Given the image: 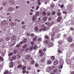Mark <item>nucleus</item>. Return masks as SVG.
Wrapping results in <instances>:
<instances>
[{
	"mask_svg": "<svg viewBox=\"0 0 74 74\" xmlns=\"http://www.w3.org/2000/svg\"><path fill=\"white\" fill-rule=\"evenodd\" d=\"M67 40L69 42H71L73 41V38H71L70 36H69V37L68 38Z\"/></svg>",
	"mask_w": 74,
	"mask_h": 74,
	"instance_id": "nucleus-1",
	"label": "nucleus"
},
{
	"mask_svg": "<svg viewBox=\"0 0 74 74\" xmlns=\"http://www.w3.org/2000/svg\"><path fill=\"white\" fill-rule=\"evenodd\" d=\"M52 30H53V31H54V32H57V31H58V29L57 27L56 26L52 29Z\"/></svg>",
	"mask_w": 74,
	"mask_h": 74,
	"instance_id": "nucleus-2",
	"label": "nucleus"
},
{
	"mask_svg": "<svg viewBox=\"0 0 74 74\" xmlns=\"http://www.w3.org/2000/svg\"><path fill=\"white\" fill-rule=\"evenodd\" d=\"M26 42H27V39L25 38L23 40V42H20V44H22L23 43H26Z\"/></svg>",
	"mask_w": 74,
	"mask_h": 74,
	"instance_id": "nucleus-3",
	"label": "nucleus"
},
{
	"mask_svg": "<svg viewBox=\"0 0 74 74\" xmlns=\"http://www.w3.org/2000/svg\"><path fill=\"white\" fill-rule=\"evenodd\" d=\"M14 64V63L12 62H10L9 64V66H10V68H12V67H13V66H14V65L13 64Z\"/></svg>",
	"mask_w": 74,
	"mask_h": 74,
	"instance_id": "nucleus-4",
	"label": "nucleus"
},
{
	"mask_svg": "<svg viewBox=\"0 0 74 74\" xmlns=\"http://www.w3.org/2000/svg\"><path fill=\"white\" fill-rule=\"evenodd\" d=\"M10 4L11 5H14L15 4V1L14 0H10Z\"/></svg>",
	"mask_w": 74,
	"mask_h": 74,
	"instance_id": "nucleus-5",
	"label": "nucleus"
},
{
	"mask_svg": "<svg viewBox=\"0 0 74 74\" xmlns=\"http://www.w3.org/2000/svg\"><path fill=\"white\" fill-rule=\"evenodd\" d=\"M25 57L27 59H30L31 56L29 54H27L25 55Z\"/></svg>",
	"mask_w": 74,
	"mask_h": 74,
	"instance_id": "nucleus-6",
	"label": "nucleus"
},
{
	"mask_svg": "<svg viewBox=\"0 0 74 74\" xmlns=\"http://www.w3.org/2000/svg\"><path fill=\"white\" fill-rule=\"evenodd\" d=\"M6 21L5 20H3L1 22V26H4L3 25L5 24V22Z\"/></svg>",
	"mask_w": 74,
	"mask_h": 74,
	"instance_id": "nucleus-7",
	"label": "nucleus"
},
{
	"mask_svg": "<svg viewBox=\"0 0 74 74\" xmlns=\"http://www.w3.org/2000/svg\"><path fill=\"white\" fill-rule=\"evenodd\" d=\"M61 20H62V17H58L57 19V22H60L61 21Z\"/></svg>",
	"mask_w": 74,
	"mask_h": 74,
	"instance_id": "nucleus-8",
	"label": "nucleus"
},
{
	"mask_svg": "<svg viewBox=\"0 0 74 74\" xmlns=\"http://www.w3.org/2000/svg\"><path fill=\"white\" fill-rule=\"evenodd\" d=\"M30 63L31 64H34L35 63V62H34V60L32 59L31 60V61L30 62Z\"/></svg>",
	"mask_w": 74,
	"mask_h": 74,
	"instance_id": "nucleus-9",
	"label": "nucleus"
},
{
	"mask_svg": "<svg viewBox=\"0 0 74 74\" xmlns=\"http://www.w3.org/2000/svg\"><path fill=\"white\" fill-rule=\"evenodd\" d=\"M8 11H14V8H9L8 9Z\"/></svg>",
	"mask_w": 74,
	"mask_h": 74,
	"instance_id": "nucleus-10",
	"label": "nucleus"
},
{
	"mask_svg": "<svg viewBox=\"0 0 74 74\" xmlns=\"http://www.w3.org/2000/svg\"><path fill=\"white\" fill-rule=\"evenodd\" d=\"M46 59L45 58H42L41 59V62H44L45 61Z\"/></svg>",
	"mask_w": 74,
	"mask_h": 74,
	"instance_id": "nucleus-11",
	"label": "nucleus"
},
{
	"mask_svg": "<svg viewBox=\"0 0 74 74\" xmlns=\"http://www.w3.org/2000/svg\"><path fill=\"white\" fill-rule=\"evenodd\" d=\"M9 22L8 21H6L5 23V24H3V26H6V25H7L8 24Z\"/></svg>",
	"mask_w": 74,
	"mask_h": 74,
	"instance_id": "nucleus-12",
	"label": "nucleus"
},
{
	"mask_svg": "<svg viewBox=\"0 0 74 74\" xmlns=\"http://www.w3.org/2000/svg\"><path fill=\"white\" fill-rule=\"evenodd\" d=\"M42 38L41 37H38V41L39 42H41V41H42Z\"/></svg>",
	"mask_w": 74,
	"mask_h": 74,
	"instance_id": "nucleus-13",
	"label": "nucleus"
},
{
	"mask_svg": "<svg viewBox=\"0 0 74 74\" xmlns=\"http://www.w3.org/2000/svg\"><path fill=\"white\" fill-rule=\"evenodd\" d=\"M12 58L14 60H16V59L17 57L16 56H14L12 57Z\"/></svg>",
	"mask_w": 74,
	"mask_h": 74,
	"instance_id": "nucleus-14",
	"label": "nucleus"
},
{
	"mask_svg": "<svg viewBox=\"0 0 74 74\" xmlns=\"http://www.w3.org/2000/svg\"><path fill=\"white\" fill-rule=\"evenodd\" d=\"M58 60H56L54 62L53 64L54 65H56V64H57L58 63Z\"/></svg>",
	"mask_w": 74,
	"mask_h": 74,
	"instance_id": "nucleus-15",
	"label": "nucleus"
},
{
	"mask_svg": "<svg viewBox=\"0 0 74 74\" xmlns=\"http://www.w3.org/2000/svg\"><path fill=\"white\" fill-rule=\"evenodd\" d=\"M53 46V43H50L49 45V47H52Z\"/></svg>",
	"mask_w": 74,
	"mask_h": 74,
	"instance_id": "nucleus-16",
	"label": "nucleus"
},
{
	"mask_svg": "<svg viewBox=\"0 0 74 74\" xmlns=\"http://www.w3.org/2000/svg\"><path fill=\"white\" fill-rule=\"evenodd\" d=\"M51 64H52V61H51V60H49V61H47V64L49 65Z\"/></svg>",
	"mask_w": 74,
	"mask_h": 74,
	"instance_id": "nucleus-17",
	"label": "nucleus"
},
{
	"mask_svg": "<svg viewBox=\"0 0 74 74\" xmlns=\"http://www.w3.org/2000/svg\"><path fill=\"white\" fill-rule=\"evenodd\" d=\"M38 38V36H36L33 39V40L34 41H36L37 40V38Z\"/></svg>",
	"mask_w": 74,
	"mask_h": 74,
	"instance_id": "nucleus-18",
	"label": "nucleus"
},
{
	"mask_svg": "<svg viewBox=\"0 0 74 74\" xmlns=\"http://www.w3.org/2000/svg\"><path fill=\"white\" fill-rule=\"evenodd\" d=\"M12 38H13V40H16V37L15 35H13L12 37Z\"/></svg>",
	"mask_w": 74,
	"mask_h": 74,
	"instance_id": "nucleus-19",
	"label": "nucleus"
},
{
	"mask_svg": "<svg viewBox=\"0 0 74 74\" xmlns=\"http://www.w3.org/2000/svg\"><path fill=\"white\" fill-rule=\"evenodd\" d=\"M36 16H34L32 17V21H34L35 20H36Z\"/></svg>",
	"mask_w": 74,
	"mask_h": 74,
	"instance_id": "nucleus-20",
	"label": "nucleus"
},
{
	"mask_svg": "<svg viewBox=\"0 0 74 74\" xmlns=\"http://www.w3.org/2000/svg\"><path fill=\"white\" fill-rule=\"evenodd\" d=\"M49 42H50V40L48 39V40L45 41V43L46 44H48Z\"/></svg>",
	"mask_w": 74,
	"mask_h": 74,
	"instance_id": "nucleus-21",
	"label": "nucleus"
},
{
	"mask_svg": "<svg viewBox=\"0 0 74 74\" xmlns=\"http://www.w3.org/2000/svg\"><path fill=\"white\" fill-rule=\"evenodd\" d=\"M45 38H46V39H48V40H49V38H50V37H49L47 35H46L45 36Z\"/></svg>",
	"mask_w": 74,
	"mask_h": 74,
	"instance_id": "nucleus-22",
	"label": "nucleus"
},
{
	"mask_svg": "<svg viewBox=\"0 0 74 74\" xmlns=\"http://www.w3.org/2000/svg\"><path fill=\"white\" fill-rule=\"evenodd\" d=\"M43 20L44 21H46L47 20V17L45 16L43 18Z\"/></svg>",
	"mask_w": 74,
	"mask_h": 74,
	"instance_id": "nucleus-23",
	"label": "nucleus"
},
{
	"mask_svg": "<svg viewBox=\"0 0 74 74\" xmlns=\"http://www.w3.org/2000/svg\"><path fill=\"white\" fill-rule=\"evenodd\" d=\"M22 67V65L21 64L19 65H18V66L17 68H18V69H19V68H21V67Z\"/></svg>",
	"mask_w": 74,
	"mask_h": 74,
	"instance_id": "nucleus-24",
	"label": "nucleus"
},
{
	"mask_svg": "<svg viewBox=\"0 0 74 74\" xmlns=\"http://www.w3.org/2000/svg\"><path fill=\"white\" fill-rule=\"evenodd\" d=\"M9 73V72H8V71H6L4 72V74H10L9 73Z\"/></svg>",
	"mask_w": 74,
	"mask_h": 74,
	"instance_id": "nucleus-25",
	"label": "nucleus"
},
{
	"mask_svg": "<svg viewBox=\"0 0 74 74\" xmlns=\"http://www.w3.org/2000/svg\"><path fill=\"white\" fill-rule=\"evenodd\" d=\"M34 47L33 46H31L30 47L29 49L30 51H33V50Z\"/></svg>",
	"mask_w": 74,
	"mask_h": 74,
	"instance_id": "nucleus-26",
	"label": "nucleus"
},
{
	"mask_svg": "<svg viewBox=\"0 0 74 74\" xmlns=\"http://www.w3.org/2000/svg\"><path fill=\"white\" fill-rule=\"evenodd\" d=\"M60 34H57L56 37V38H59V37H60Z\"/></svg>",
	"mask_w": 74,
	"mask_h": 74,
	"instance_id": "nucleus-27",
	"label": "nucleus"
},
{
	"mask_svg": "<svg viewBox=\"0 0 74 74\" xmlns=\"http://www.w3.org/2000/svg\"><path fill=\"white\" fill-rule=\"evenodd\" d=\"M48 69L50 71H51V70H52V67L51 66L49 67L48 68Z\"/></svg>",
	"mask_w": 74,
	"mask_h": 74,
	"instance_id": "nucleus-28",
	"label": "nucleus"
},
{
	"mask_svg": "<svg viewBox=\"0 0 74 74\" xmlns=\"http://www.w3.org/2000/svg\"><path fill=\"white\" fill-rule=\"evenodd\" d=\"M35 30L36 31V32H37L38 31V28L37 27H35Z\"/></svg>",
	"mask_w": 74,
	"mask_h": 74,
	"instance_id": "nucleus-29",
	"label": "nucleus"
},
{
	"mask_svg": "<svg viewBox=\"0 0 74 74\" xmlns=\"http://www.w3.org/2000/svg\"><path fill=\"white\" fill-rule=\"evenodd\" d=\"M55 34L53 32H52L51 33V36H52L53 37L54 35H55Z\"/></svg>",
	"mask_w": 74,
	"mask_h": 74,
	"instance_id": "nucleus-30",
	"label": "nucleus"
},
{
	"mask_svg": "<svg viewBox=\"0 0 74 74\" xmlns=\"http://www.w3.org/2000/svg\"><path fill=\"white\" fill-rule=\"evenodd\" d=\"M44 55V52H42V53H41V54L40 55V56L41 57V56H42Z\"/></svg>",
	"mask_w": 74,
	"mask_h": 74,
	"instance_id": "nucleus-31",
	"label": "nucleus"
},
{
	"mask_svg": "<svg viewBox=\"0 0 74 74\" xmlns=\"http://www.w3.org/2000/svg\"><path fill=\"white\" fill-rule=\"evenodd\" d=\"M62 67H63V65H62V64H60L59 66V69H62Z\"/></svg>",
	"mask_w": 74,
	"mask_h": 74,
	"instance_id": "nucleus-32",
	"label": "nucleus"
},
{
	"mask_svg": "<svg viewBox=\"0 0 74 74\" xmlns=\"http://www.w3.org/2000/svg\"><path fill=\"white\" fill-rule=\"evenodd\" d=\"M53 73H56H56L57 72V69H54L53 70Z\"/></svg>",
	"mask_w": 74,
	"mask_h": 74,
	"instance_id": "nucleus-33",
	"label": "nucleus"
},
{
	"mask_svg": "<svg viewBox=\"0 0 74 74\" xmlns=\"http://www.w3.org/2000/svg\"><path fill=\"white\" fill-rule=\"evenodd\" d=\"M42 14L43 16H45L46 15V12H43L42 13Z\"/></svg>",
	"mask_w": 74,
	"mask_h": 74,
	"instance_id": "nucleus-34",
	"label": "nucleus"
},
{
	"mask_svg": "<svg viewBox=\"0 0 74 74\" xmlns=\"http://www.w3.org/2000/svg\"><path fill=\"white\" fill-rule=\"evenodd\" d=\"M10 37H7L6 38V41H8V40H10Z\"/></svg>",
	"mask_w": 74,
	"mask_h": 74,
	"instance_id": "nucleus-35",
	"label": "nucleus"
},
{
	"mask_svg": "<svg viewBox=\"0 0 74 74\" xmlns=\"http://www.w3.org/2000/svg\"><path fill=\"white\" fill-rule=\"evenodd\" d=\"M27 44H25V45L23 47V49H25V48H26V47H27Z\"/></svg>",
	"mask_w": 74,
	"mask_h": 74,
	"instance_id": "nucleus-36",
	"label": "nucleus"
},
{
	"mask_svg": "<svg viewBox=\"0 0 74 74\" xmlns=\"http://www.w3.org/2000/svg\"><path fill=\"white\" fill-rule=\"evenodd\" d=\"M39 15V12H37L35 13V15L36 16H37Z\"/></svg>",
	"mask_w": 74,
	"mask_h": 74,
	"instance_id": "nucleus-37",
	"label": "nucleus"
},
{
	"mask_svg": "<svg viewBox=\"0 0 74 74\" xmlns=\"http://www.w3.org/2000/svg\"><path fill=\"white\" fill-rule=\"evenodd\" d=\"M2 4L3 5H4V6H5V5L7 4V3L5 2L4 3Z\"/></svg>",
	"mask_w": 74,
	"mask_h": 74,
	"instance_id": "nucleus-38",
	"label": "nucleus"
},
{
	"mask_svg": "<svg viewBox=\"0 0 74 74\" xmlns=\"http://www.w3.org/2000/svg\"><path fill=\"white\" fill-rule=\"evenodd\" d=\"M40 0H38V3L39 5H40L41 4V3H40Z\"/></svg>",
	"mask_w": 74,
	"mask_h": 74,
	"instance_id": "nucleus-39",
	"label": "nucleus"
},
{
	"mask_svg": "<svg viewBox=\"0 0 74 74\" xmlns=\"http://www.w3.org/2000/svg\"><path fill=\"white\" fill-rule=\"evenodd\" d=\"M17 56L18 58V59L20 58H21V55L18 54H17Z\"/></svg>",
	"mask_w": 74,
	"mask_h": 74,
	"instance_id": "nucleus-40",
	"label": "nucleus"
},
{
	"mask_svg": "<svg viewBox=\"0 0 74 74\" xmlns=\"http://www.w3.org/2000/svg\"><path fill=\"white\" fill-rule=\"evenodd\" d=\"M26 69V66H24L22 68V69L23 70H25V69Z\"/></svg>",
	"mask_w": 74,
	"mask_h": 74,
	"instance_id": "nucleus-41",
	"label": "nucleus"
},
{
	"mask_svg": "<svg viewBox=\"0 0 74 74\" xmlns=\"http://www.w3.org/2000/svg\"><path fill=\"white\" fill-rule=\"evenodd\" d=\"M58 52L59 53H60L62 52V51H61L59 49L58 50Z\"/></svg>",
	"mask_w": 74,
	"mask_h": 74,
	"instance_id": "nucleus-42",
	"label": "nucleus"
},
{
	"mask_svg": "<svg viewBox=\"0 0 74 74\" xmlns=\"http://www.w3.org/2000/svg\"><path fill=\"white\" fill-rule=\"evenodd\" d=\"M35 66L36 67H38V64L37 63H35Z\"/></svg>",
	"mask_w": 74,
	"mask_h": 74,
	"instance_id": "nucleus-43",
	"label": "nucleus"
},
{
	"mask_svg": "<svg viewBox=\"0 0 74 74\" xmlns=\"http://www.w3.org/2000/svg\"><path fill=\"white\" fill-rule=\"evenodd\" d=\"M0 60L2 61H3V60H4V59L1 57H0Z\"/></svg>",
	"mask_w": 74,
	"mask_h": 74,
	"instance_id": "nucleus-44",
	"label": "nucleus"
},
{
	"mask_svg": "<svg viewBox=\"0 0 74 74\" xmlns=\"http://www.w3.org/2000/svg\"><path fill=\"white\" fill-rule=\"evenodd\" d=\"M55 7V5H52L51 6V8H53Z\"/></svg>",
	"mask_w": 74,
	"mask_h": 74,
	"instance_id": "nucleus-45",
	"label": "nucleus"
},
{
	"mask_svg": "<svg viewBox=\"0 0 74 74\" xmlns=\"http://www.w3.org/2000/svg\"><path fill=\"white\" fill-rule=\"evenodd\" d=\"M12 54L13 53H10L9 54L8 56H12Z\"/></svg>",
	"mask_w": 74,
	"mask_h": 74,
	"instance_id": "nucleus-46",
	"label": "nucleus"
},
{
	"mask_svg": "<svg viewBox=\"0 0 74 74\" xmlns=\"http://www.w3.org/2000/svg\"><path fill=\"white\" fill-rule=\"evenodd\" d=\"M42 52H42V50H39V53H41Z\"/></svg>",
	"mask_w": 74,
	"mask_h": 74,
	"instance_id": "nucleus-47",
	"label": "nucleus"
},
{
	"mask_svg": "<svg viewBox=\"0 0 74 74\" xmlns=\"http://www.w3.org/2000/svg\"><path fill=\"white\" fill-rule=\"evenodd\" d=\"M61 15V13L60 12H58V16H60V15Z\"/></svg>",
	"mask_w": 74,
	"mask_h": 74,
	"instance_id": "nucleus-48",
	"label": "nucleus"
},
{
	"mask_svg": "<svg viewBox=\"0 0 74 74\" xmlns=\"http://www.w3.org/2000/svg\"><path fill=\"white\" fill-rule=\"evenodd\" d=\"M37 48V46L35 45L34 47V49H36Z\"/></svg>",
	"mask_w": 74,
	"mask_h": 74,
	"instance_id": "nucleus-49",
	"label": "nucleus"
},
{
	"mask_svg": "<svg viewBox=\"0 0 74 74\" xmlns=\"http://www.w3.org/2000/svg\"><path fill=\"white\" fill-rule=\"evenodd\" d=\"M14 54H16V50H15L14 51Z\"/></svg>",
	"mask_w": 74,
	"mask_h": 74,
	"instance_id": "nucleus-50",
	"label": "nucleus"
},
{
	"mask_svg": "<svg viewBox=\"0 0 74 74\" xmlns=\"http://www.w3.org/2000/svg\"><path fill=\"white\" fill-rule=\"evenodd\" d=\"M47 25L48 26H51V23H49Z\"/></svg>",
	"mask_w": 74,
	"mask_h": 74,
	"instance_id": "nucleus-51",
	"label": "nucleus"
},
{
	"mask_svg": "<svg viewBox=\"0 0 74 74\" xmlns=\"http://www.w3.org/2000/svg\"><path fill=\"white\" fill-rule=\"evenodd\" d=\"M31 44L32 45H34V42L32 41L31 42Z\"/></svg>",
	"mask_w": 74,
	"mask_h": 74,
	"instance_id": "nucleus-52",
	"label": "nucleus"
},
{
	"mask_svg": "<svg viewBox=\"0 0 74 74\" xmlns=\"http://www.w3.org/2000/svg\"><path fill=\"white\" fill-rule=\"evenodd\" d=\"M51 58L52 60H54V59H55V57L54 56H52L51 57Z\"/></svg>",
	"mask_w": 74,
	"mask_h": 74,
	"instance_id": "nucleus-53",
	"label": "nucleus"
},
{
	"mask_svg": "<svg viewBox=\"0 0 74 74\" xmlns=\"http://www.w3.org/2000/svg\"><path fill=\"white\" fill-rule=\"evenodd\" d=\"M51 12H49L48 13H47V16H49V15H51Z\"/></svg>",
	"mask_w": 74,
	"mask_h": 74,
	"instance_id": "nucleus-54",
	"label": "nucleus"
},
{
	"mask_svg": "<svg viewBox=\"0 0 74 74\" xmlns=\"http://www.w3.org/2000/svg\"><path fill=\"white\" fill-rule=\"evenodd\" d=\"M15 25H16V23L15 22L13 23V26Z\"/></svg>",
	"mask_w": 74,
	"mask_h": 74,
	"instance_id": "nucleus-55",
	"label": "nucleus"
},
{
	"mask_svg": "<svg viewBox=\"0 0 74 74\" xmlns=\"http://www.w3.org/2000/svg\"><path fill=\"white\" fill-rule=\"evenodd\" d=\"M10 26H13V23H10Z\"/></svg>",
	"mask_w": 74,
	"mask_h": 74,
	"instance_id": "nucleus-56",
	"label": "nucleus"
},
{
	"mask_svg": "<svg viewBox=\"0 0 74 74\" xmlns=\"http://www.w3.org/2000/svg\"><path fill=\"white\" fill-rule=\"evenodd\" d=\"M39 8V6H37L36 7V10H38V8Z\"/></svg>",
	"mask_w": 74,
	"mask_h": 74,
	"instance_id": "nucleus-57",
	"label": "nucleus"
},
{
	"mask_svg": "<svg viewBox=\"0 0 74 74\" xmlns=\"http://www.w3.org/2000/svg\"><path fill=\"white\" fill-rule=\"evenodd\" d=\"M31 37H33V36H34V34H32L31 35Z\"/></svg>",
	"mask_w": 74,
	"mask_h": 74,
	"instance_id": "nucleus-58",
	"label": "nucleus"
},
{
	"mask_svg": "<svg viewBox=\"0 0 74 74\" xmlns=\"http://www.w3.org/2000/svg\"><path fill=\"white\" fill-rule=\"evenodd\" d=\"M26 70H23V73L24 74V73H26Z\"/></svg>",
	"mask_w": 74,
	"mask_h": 74,
	"instance_id": "nucleus-59",
	"label": "nucleus"
},
{
	"mask_svg": "<svg viewBox=\"0 0 74 74\" xmlns=\"http://www.w3.org/2000/svg\"><path fill=\"white\" fill-rule=\"evenodd\" d=\"M52 15H55V12H52Z\"/></svg>",
	"mask_w": 74,
	"mask_h": 74,
	"instance_id": "nucleus-60",
	"label": "nucleus"
},
{
	"mask_svg": "<svg viewBox=\"0 0 74 74\" xmlns=\"http://www.w3.org/2000/svg\"><path fill=\"white\" fill-rule=\"evenodd\" d=\"M27 69L28 70H30V69H31V68H30V67H27Z\"/></svg>",
	"mask_w": 74,
	"mask_h": 74,
	"instance_id": "nucleus-61",
	"label": "nucleus"
},
{
	"mask_svg": "<svg viewBox=\"0 0 74 74\" xmlns=\"http://www.w3.org/2000/svg\"><path fill=\"white\" fill-rule=\"evenodd\" d=\"M42 29L41 28V29H40L39 30V32H41V31H42Z\"/></svg>",
	"mask_w": 74,
	"mask_h": 74,
	"instance_id": "nucleus-62",
	"label": "nucleus"
},
{
	"mask_svg": "<svg viewBox=\"0 0 74 74\" xmlns=\"http://www.w3.org/2000/svg\"><path fill=\"white\" fill-rule=\"evenodd\" d=\"M22 28L23 29H25V25H23L22 27Z\"/></svg>",
	"mask_w": 74,
	"mask_h": 74,
	"instance_id": "nucleus-63",
	"label": "nucleus"
},
{
	"mask_svg": "<svg viewBox=\"0 0 74 74\" xmlns=\"http://www.w3.org/2000/svg\"><path fill=\"white\" fill-rule=\"evenodd\" d=\"M20 47V45H17L16 46V47Z\"/></svg>",
	"mask_w": 74,
	"mask_h": 74,
	"instance_id": "nucleus-64",
	"label": "nucleus"
}]
</instances>
